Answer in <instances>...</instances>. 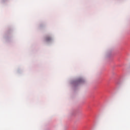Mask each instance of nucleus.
<instances>
[{
    "mask_svg": "<svg viewBox=\"0 0 130 130\" xmlns=\"http://www.w3.org/2000/svg\"><path fill=\"white\" fill-rule=\"evenodd\" d=\"M51 40V37H47L45 38V41L48 42V41H50Z\"/></svg>",
    "mask_w": 130,
    "mask_h": 130,
    "instance_id": "1",
    "label": "nucleus"
}]
</instances>
